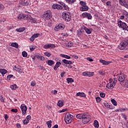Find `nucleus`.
<instances>
[{"mask_svg": "<svg viewBox=\"0 0 128 128\" xmlns=\"http://www.w3.org/2000/svg\"><path fill=\"white\" fill-rule=\"evenodd\" d=\"M114 86H116V82H111L107 84L106 88H108L109 90H112V88H114Z\"/></svg>", "mask_w": 128, "mask_h": 128, "instance_id": "6e6552de", "label": "nucleus"}, {"mask_svg": "<svg viewBox=\"0 0 128 128\" xmlns=\"http://www.w3.org/2000/svg\"><path fill=\"white\" fill-rule=\"evenodd\" d=\"M52 8L54 10H62V6L58 4H54L52 5Z\"/></svg>", "mask_w": 128, "mask_h": 128, "instance_id": "ddd939ff", "label": "nucleus"}, {"mask_svg": "<svg viewBox=\"0 0 128 128\" xmlns=\"http://www.w3.org/2000/svg\"><path fill=\"white\" fill-rule=\"evenodd\" d=\"M55 28L57 30H64V24H60L58 26H56Z\"/></svg>", "mask_w": 128, "mask_h": 128, "instance_id": "4468645a", "label": "nucleus"}, {"mask_svg": "<svg viewBox=\"0 0 128 128\" xmlns=\"http://www.w3.org/2000/svg\"><path fill=\"white\" fill-rule=\"evenodd\" d=\"M8 72V71L4 69H0V73L2 74V76H4Z\"/></svg>", "mask_w": 128, "mask_h": 128, "instance_id": "b1692460", "label": "nucleus"}, {"mask_svg": "<svg viewBox=\"0 0 128 128\" xmlns=\"http://www.w3.org/2000/svg\"><path fill=\"white\" fill-rule=\"evenodd\" d=\"M82 76H88V72H83Z\"/></svg>", "mask_w": 128, "mask_h": 128, "instance_id": "13d9d810", "label": "nucleus"}, {"mask_svg": "<svg viewBox=\"0 0 128 128\" xmlns=\"http://www.w3.org/2000/svg\"><path fill=\"white\" fill-rule=\"evenodd\" d=\"M24 70V69L22 68H18V70H17V72H22V71Z\"/></svg>", "mask_w": 128, "mask_h": 128, "instance_id": "6e6d98bb", "label": "nucleus"}, {"mask_svg": "<svg viewBox=\"0 0 128 128\" xmlns=\"http://www.w3.org/2000/svg\"><path fill=\"white\" fill-rule=\"evenodd\" d=\"M16 126L18 128H22V126H20V124L18 123L16 124Z\"/></svg>", "mask_w": 128, "mask_h": 128, "instance_id": "680f3d73", "label": "nucleus"}, {"mask_svg": "<svg viewBox=\"0 0 128 128\" xmlns=\"http://www.w3.org/2000/svg\"><path fill=\"white\" fill-rule=\"evenodd\" d=\"M10 88L12 90H16L18 87L16 86V84H14L13 85H11Z\"/></svg>", "mask_w": 128, "mask_h": 128, "instance_id": "72a5a7b5", "label": "nucleus"}, {"mask_svg": "<svg viewBox=\"0 0 128 128\" xmlns=\"http://www.w3.org/2000/svg\"><path fill=\"white\" fill-rule=\"evenodd\" d=\"M48 66H52V64H54V62L52 60H48Z\"/></svg>", "mask_w": 128, "mask_h": 128, "instance_id": "473e14b6", "label": "nucleus"}, {"mask_svg": "<svg viewBox=\"0 0 128 128\" xmlns=\"http://www.w3.org/2000/svg\"><path fill=\"white\" fill-rule=\"evenodd\" d=\"M124 84H125V86H126V88H128V80H126Z\"/></svg>", "mask_w": 128, "mask_h": 128, "instance_id": "052dcab7", "label": "nucleus"}, {"mask_svg": "<svg viewBox=\"0 0 128 128\" xmlns=\"http://www.w3.org/2000/svg\"><path fill=\"white\" fill-rule=\"evenodd\" d=\"M87 60H88V62H94V60L90 58H86Z\"/></svg>", "mask_w": 128, "mask_h": 128, "instance_id": "bf43d9fd", "label": "nucleus"}, {"mask_svg": "<svg viewBox=\"0 0 128 128\" xmlns=\"http://www.w3.org/2000/svg\"><path fill=\"white\" fill-rule=\"evenodd\" d=\"M16 32H24V30H26V28L22 27V28H17L16 29Z\"/></svg>", "mask_w": 128, "mask_h": 128, "instance_id": "5701e85b", "label": "nucleus"}, {"mask_svg": "<svg viewBox=\"0 0 128 128\" xmlns=\"http://www.w3.org/2000/svg\"><path fill=\"white\" fill-rule=\"evenodd\" d=\"M65 0L70 4H72L76 2V0Z\"/></svg>", "mask_w": 128, "mask_h": 128, "instance_id": "bb28decb", "label": "nucleus"}, {"mask_svg": "<svg viewBox=\"0 0 128 128\" xmlns=\"http://www.w3.org/2000/svg\"><path fill=\"white\" fill-rule=\"evenodd\" d=\"M46 124L48 126V128H52V120H49L46 122Z\"/></svg>", "mask_w": 128, "mask_h": 128, "instance_id": "c9c22d12", "label": "nucleus"}, {"mask_svg": "<svg viewBox=\"0 0 128 128\" xmlns=\"http://www.w3.org/2000/svg\"><path fill=\"white\" fill-rule=\"evenodd\" d=\"M60 56H62V58H67V60H70V56H68V55L61 54Z\"/></svg>", "mask_w": 128, "mask_h": 128, "instance_id": "7c9ffc66", "label": "nucleus"}, {"mask_svg": "<svg viewBox=\"0 0 128 128\" xmlns=\"http://www.w3.org/2000/svg\"><path fill=\"white\" fill-rule=\"evenodd\" d=\"M76 96H81L82 98H86V94L84 92H78L76 94Z\"/></svg>", "mask_w": 128, "mask_h": 128, "instance_id": "412c9836", "label": "nucleus"}, {"mask_svg": "<svg viewBox=\"0 0 128 128\" xmlns=\"http://www.w3.org/2000/svg\"><path fill=\"white\" fill-rule=\"evenodd\" d=\"M18 18L19 20H22V18L24 19V14H20L18 16Z\"/></svg>", "mask_w": 128, "mask_h": 128, "instance_id": "e433bc0d", "label": "nucleus"}, {"mask_svg": "<svg viewBox=\"0 0 128 128\" xmlns=\"http://www.w3.org/2000/svg\"><path fill=\"white\" fill-rule=\"evenodd\" d=\"M100 62H101V64H102L104 66H108V64H112V62L106 61L103 60H100Z\"/></svg>", "mask_w": 128, "mask_h": 128, "instance_id": "2eb2a0df", "label": "nucleus"}, {"mask_svg": "<svg viewBox=\"0 0 128 128\" xmlns=\"http://www.w3.org/2000/svg\"><path fill=\"white\" fill-rule=\"evenodd\" d=\"M60 64H62V63L60 62H56L55 66H54V70H58V68H60Z\"/></svg>", "mask_w": 128, "mask_h": 128, "instance_id": "a211bd4d", "label": "nucleus"}, {"mask_svg": "<svg viewBox=\"0 0 128 128\" xmlns=\"http://www.w3.org/2000/svg\"><path fill=\"white\" fill-rule=\"evenodd\" d=\"M80 12H87L88 10V6L86 5L85 6H82L80 8Z\"/></svg>", "mask_w": 128, "mask_h": 128, "instance_id": "dca6fc26", "label": "nucleus"}, {"mask_svg": "<svg viewBox=\"0 0 128 128\" xmlns=\"http://www.w3.org/2000/svg\"><path fill=\"white\" fill-rule=\"evenodd\" d=\"M30 118H32V117L28 115L26 118V120H27L29 121L30 120Z\"/></svg>", "mask_w": 128, "mask_h": 128, "instance_id": "4d7b16f0", "label": "nucleus"}, {"mask_svg": "<svg viewBox=\"0 0 128 128\" xmlns=\"http://www.w3.org/2000/svg\"><path fill=\"white\" fill-rule=\"evenodd\" d=\"M37 58H40V60H44V56H38Z\"/></svg>", "mask_w": 128, "mask_h": 128, "instance_id": "a19ab883", "label": "nucleus"}, {"mask_svg": "<svg viewBox=\"0 0 128 128\" xmlns=\"http://www.w3.org/2000/svg\"><path fill=\"white\" fill-rule=\"evenodd\" d=\"M11 112H18V109L12 108L11 110Z\"/></svg>", "mask_w": 128, "mask_h": 128, "instance_id": "3c124183", "label": "nucleus"}, {"mask_svg": "<svg viewBox=\"0 0 128 128\" xmlns=\"http://www.w3.org/2000/svg\"><path fill=\"white\" fill-rule=\"evenodd\" d=\"M111 102L112 104H114V106H118V102H116V101L114 99H112L111 100Z\"/></svg>", "mask_w": 128, "mask_h": 128, "instance_id": "f704fd0d", "label": "nucleus"}, {"mask_svg": "<svg viewBox=\"0 0 128 128\" xmlns=\"http://www.w3.org/2000/svg\"><path fill=\"white\" fill-rule=\"evenodd\" d=\"M126 48L128 50V40H124L122 41L118 46V48L121 50H124Z\"/></svg>", "mask_w": 128, "mask_h": 128, "instance_id": "20e7f679", "label": "nucleus"}, {"mask_svg": "<svg viewBox=\"0 0 128 128\" xmlns=\"http://www.w3.org/2000/svg\"><path fill=\"white\" fill-rule=\"evenodd\" d=\"M32 17L30 15L28 14L26 16H24V20H30Z\"/></svg>", "mask_w": 128, "mask_h": 128, "instance_id": "c85d7f7f", "label": "nucleus"}, {"mask_svg": "<svg viewBox=\"0 0 128 128\" xmlns=\"http://www.w3.org/2000/svg\"><path fill=\"white\" fill-rule=\"evenodd\" d=\"M30 50L31 52H34V50H36V46H30Z\"/></svg>", "mask_w": 128, "mask_h": 128, "instance_id": "37998d69", "label": "nucleus"}, {"mask_svg": "<svg viewBox=\"0 0 128 128\" xmlns=\"http://www.w3.org/2000/svg\"><path fill=\"white\" fill-rule=\"evenodd\" d=\"M94 72H87V76H88L89 78H90V76H94Z\"/></svg>", "mask_w": 128, "mask_h": 128, "instance_id": "c756f323", "label": "nucleus"}, {"mask_svg": "<svg viewBox=\"0 0 128 128\" xmlns=\"http://www.w3.org/2000/svg\"><path fill=\"white\" fill-rule=\"evenodd\" d=\"M66 74V72H62L61 73V78H64V76Z\"/></svg>", "mask_w": 128, "mask_h": 128, "instance_id": "338daca9", "label": "nucleus"}, {"mask_svg": "<svg viewBox=\"0 0 128 128\" xmlns=\"http://www.w3.org/2000/svg\"><path fill=\"white\" fill-rule=\"evenodd\" d=\"M96 100L97 102H100L102 100V99L100 98V97H97V98H96Z\"/></svg>", "mask_w": 128, "mask_h": 128, "instance_id": "09e8293b", "label": "nucleus"}, {"mask_svg": "<svg viewBox=\"0 0 128 128\" xmlns=\"http://www.w3.org/2000/svg\"><path fill=\"white\" fill-rule=\"evenodd\" d=\"M62 18L65 22H70L72 20V16L68 12H63L62 14Z\"/></svg>", "mask_w": 128, "mask_h": 128, "instance_id": "7ed1b4c3", "label": "nucleus"}, {"mask_svg": "<svg viewBox=\"0 0 128 128\" xmlns=\"http://www.w3.org/2000/svg\"><path fill=\"white\" fill-rule=\"evenodd\" d=\"M82 18H86L88 20H92V14L90 13L84 12L82 14Z\"/></svg>", "mask_w": 128, "mask_h": 128, "instance_id": "0eeeda50", "label": "nucleus"}, {"mask_svg": "<svg viewBox=\"0 0 128 128\" xmlns=\"http://www.w3.org/2000/svg\"><path fill=\"white\" fill-rule=\"evenodd\" d=\"M22 56L24 58H26L28 56V53L26 51L22 52Z\"/></svg>", "mask_w": 128, "mask_h": 128, "instance_id": "4c0bfd02", "label": "nucleus"}, {"mask_svg": "<svg viewBox=\"0 0 128 128\" xmlns=\"http://www.w3.org/2000/svg\"><path fill=\"white\" fill-rule=\"evenodd\" d=\"M118 26L120 28H122V30H128V26L126 25V24L124 22H122L120 20H118Z\"/></svg>", "mask_w": 128, "mask_h": 128, "instance_id": "39448f33", "label": "nucleus"}, {"mask_svg": "<svg viewBox=\"0 0 128 128\" xmlns=\"http://www.w3.org/2000/svg\"><path fill=\"white\" fill-rule=\"evenodd\" d=\"M119 3L120 4H121V6H124V8L128 9V4L126 0H119Z\"/></svg>", "mask_w": 128, "mask_h": 128, "instance_id": "9d476101", "label": "nucleus"}, {"mask_svg": "<svg viewBox=\"0 0 128 128\" xmlns=\"http://www.w3.org/2000/svg\"><path fill=\"white\" fill-rule=\"evenodd\" d=\"M58 106L60 108H62L64 106V101L59 100L58 102Z\"/></svg>", "mask_w": 128, "mask_h": 128, "instance_id": "cd10ccee", "label": "nucleus"}, {"mask_svg": "<svg viewBox=\"0 0 128 128\" xmlns=\"http://www.w3.org/2000/svg\"><path fill=\"white\" fill-rule=\"evenodd\" d=\"M36 38H34V36L32 35V36L30 37V42H34V39Z\"/></svg>", "mask_w": 128, "mask_h": 128, "instance_id": "5fc2aeb1", "label": "nucleus"}, {"mask_svg": "<svg viewBox=\"0 0 128 128\" xmlns=\"http://www.w3.org/2000/svg\"><path fill=\"white\" fill-rule=\"evenodd\" d=\"M62 62L65 64H72V62L70 60H68L66 59H64L62 60Z\"/></svg>", "mask_w": 128, "mask_h": 128, "instance_id": "6ab92c4d", "label": "nucleus"}, {"mask_svg": "<svg viewBox=\"0 0 128 128\" xmlns=\"http://www.w3.org/2000/svg\"><path fill=\"white\" fill-rule=\"evenodd\" d=\"M84 30L88 34H92V28H88L86 27H84Z\"/></svg>", "mask_w": 128, "mask_h": 128, "instance_id": "f3484780", "label": "nucleus"}, {"mask_svg": "<svg viewBox=\"0 0 128 128\" xmlns=\"http://www.w3.org/2000/svg\"><path fill=\"white\" fill-rule=\"evenodd\" d=\"M20 4H22V6H28V2L26 0L21 1Z\"/></svg>", "mask_w": 128, "mask_h": 128, "instance_id": "4be33fe9", "label": "nucleus"}, {"mask_svg": "<svg viewBox=\"0 0 128 128\" xmlns=\"http://www.w3.org/2000/svg\"><path fill=\"white\" fill-rule=\"evenodd\" d=\"M100 96L101 98H104V96H106V94L103 92L100 93Z\"/></svg>", "mask_w": 128, "mask_h": 128, "instance_id": "8fccbe9b", "label": "nucleus"}, {"mask_svg": "<svg viewBox=\"0 0 128 128\" xmlns=\"http://www.w3.org/2000/svg\"><path fill=\"white\" fill-rule=\"evenodd\" d=\"M20 108L22 112V114L24 115L26 114V110H28V107H26V106H23L22 105H21Z\"/></svg>", "mask_w": 128, "mask_h": 128, "instance_id": "9b49d317", "label": "nucleus"}, {"mask_svg": "<svg viewBox=\"0 0 128 128\" xmlns=\"http://www.w3.org/2000/svg\"><path fill=\"white\" fill-rule=\"evenodd\" d=\"M72 46H74V43L71 42H68L66 45L68 48H72Z\"/></svg>", "mask_w": 128, "mask_h": 128, "instance_id": "58836bf2", "label": "nucleus"}, {"mask_svg": "<svg viewBox=\"0 0 128 128\" xmlns=\"http://www.w3.org/2000/svg\"><path fill=\"white\" fill-rule=\"evenodd\" d=\"M99 74H100L101 76H104V72L102 70H100L98 71Z\"/></svg>", "mask_w": 128, "mask_h": 128, "instance_id": "49530a36", "label": "nucleus"}, {"mask_svg": "<svg viewBox=\"0 0 128 128\" xmlns=\"http://www.w3.org/2000/svg\"><path fill=\"white\" fill-rule=\"evenodd\" d=\"M56 48V45H54V44H48L44 46V48H45V50H48V48Z\"/></svg>", "mask_w": 128, "mask_h": 128, "instance_id": "f8f14e48", "label": "nucleus"}, {"mask_svg": "<svg viewBox=\"0 0 128 128\" xmlns=\"http://www.w3.org/2000/svg\"><path fill=\"white\" fill-rule=\"evenodd\" d=\"M28 122H30L28 120L25 119L24 121H23V124H28Z\"/></svg>", "mask_w": 128, "mask_h": 128, "instance_id": "de8ad7c7", "label": "nucleus"}, {"mask_svg": "<svg viewBox=\"0 0 128 128\" xmlns=\"http://www.w3.org/2000/svg\"><path fill=\"white\" fill-rule=\"evenodd\" d=\"M33 36H34V38H38V36H40V34H35L32 35Z\"/></svg>", "mask_w": 128, "mask_h": 128, "instance_id": "603ef678", "label": "nucleus"}, {"mask_svg": "<svg viewBox=\"0 0 128 128\" xmlns=\"http://www.w3.org/2000/svg\"><path fill=\"white\" fill-rule=\"evenodd\" d=\"M80 6H86V2H84V1H80Z\"/></svg>", "mask_w": 128, "mask_h": 128, "instance_id": "ea45409f", "label": "nucleus"}, {"mask_svg": "<svg viewBox=\"0 0 128 128\" xmlns=\"http://www.w3.org/2000/svg\"><path fill=\"white\" fill-rule=\"evenodd\" d=\"M30 22L32 24H36V20L34 18H31V20H30Z\"/></svg>", "mask_w": 128, "mask_h": 128, "instance_id": "79ce46f5", "label": "nucleus"}, {"mask_svg": "<svg viewBox=\"0 0 128 128\" xmlns=\"http://www.w3.org/2000/svg\"><path fill=\"white\" fill-rule=\"evenodd\" d=\"M67 109H62V110H60L59 112H66Z\"/></svg>", "mask_w": 128, "mask_h": 128, "instance_id": "e2e57ef3", "label": "nucleus"}, {"mask_svg": "<svg viewBox=\"0 0 128 128\" xmlns=\"http://www.w3.org/2000/svg\"><path fill=\"white\" fill-rule=\"evenodd\" d=\"M42 18L44 20H48L52 18V12L50 10H48L44 12V14L42 16Z\"/></svg>", "mask_w": 128, "mask_h": 128, "instance_id": "f257e3e1", "label": "nucleus"}, {"mask_svg": "<svg viewBox=\"0 0 128 128\" xmlns=\"http://www.w3.org/2000/svg\"><path fill=\"white\" fill-rule=\"evenodd\" d=\"M44 54H45V56H48V58H50V56H52V54H50V53L48 52H45Z\"/></svg>", "mask_w": 128, "mask_h": 128, "instance_id": "c03bdc74", "label": "nucleus"}, {"mask_svg": "<svg viewBox=\"0 0 128 128\" xmlns=\"http://www.w3.org/2000/svg\"><path fill=\"white\" fill-rule=\"evenodd\" d=\"M118 80L122 82H124V80H126V76L124 74H119L118 77Z\"/></svg>", "mask_w": 128, "mask_h": 128, "instance_id": "1a4fd4ad", "label": "nucleus"}, {"mask_svg": "<svg viewBox=\"0 0 128 128\" xmlns=\"http://www.w3.org/2000/svg\"><path fill=\"white\" fill-rule=\"evenodd\" d=\"M72 118H74V116L70 114L68 112L65 114L64 120L66 124H72Z\"/></svg>", "mask_w": 128, "mask_h": 128, "instance_id": "f03ea898", "label": "nucleus"}, {"mask_svg": "<svg viewBox=\"0 0 128 128\" xmlns=\"http://www.w3.org/2000/svg\"><path fill=\"white\" fill-rule=\"evenodd\" d=\"M12 76H14V75L9 74L7 76V78H12Z\"/></svg>", "mask_w": 128, "mask_h": 128, "instance_id": "69168bd1", "label": "nucleus"}, {"mask_svg": "<svg viewBox=\"0 0 128 128\" xmlns=\"http://www.w3.org/2000/svg\"><path fill=\"white\" fill-rule=\"evenodd\" d=\"M90 120V118L86 114H85V115H84V117L82 118V122H83L84 124H88Z\"/></svg>", "mask_w": 128, "mask_h": 128, "instance_id": "423d86ee", "label": "nucleus"}, {"mask_svg": "<svg viewBox=\"0 0 128 128\" xmlns=\"http://www.w3.org/2000/svg\"><path fill=\"white\" fill-rule=\"evenodd\" d=\"M36 84V81H32L30 84V86H34Z\"/></svg>", "mask_w": 128, "mask_h": 128, "instance_id": "a18cd8bd", "label": "nucleus"}, {"mask_svg": "<svg viewBox=\"0 0 128 128\" xmlns=\"http://www.w3.org/2000/svg\"><path fill=\"white\" fill-rule=\"evenodd\" d=\"M84 27L80 29V32H84Z\"/></svg>", "mask_w": 128, "mask_h": 128, "instance_id": "0e129e2a", "label": "nucleus"}, {"mask_svg": "<svg viewBox=\"0 0 128 128\" xmlns=\"http://www.w3.org/2000/svg\"><path fill=\"white\" fill-rule=\"evenodd\" d=\"M66 80L68 84L74 82V79H72V78H67Z\"/></svg>", "mask_w": 128, "mask_h": 128, "instance_id": "2f4dec72", "label": "nucleus"}, {"mask_svg": "<svg viewBox=\"0 0 128 128\" xmlns=\"http://www.w3.org/2000/svg\"><path fill=\"white\" fill-rule=\"evenodd\" d=\"M11 46L15 48H18V44L16 42H13L11 44Z\"/></svg>", "mask_w": 128, "mask_h": 128, "instance_id": "a878e982", "label": "nucleus"}, {"mask_svg": "<svg viewBox=\"0 0 128 128\" xmlns=\"http://www.w3.org/2000/svg\"><path fill=\"white\" fill-rule=\"evenodd\" d=\"M126 20H127V22H128V14H126Z\"/></svg>", "mask_w": 128, "mask_h": 128, "instance_id": "774afa93", "label": "nucleus"}, {"mask_svg": "<svg viewBox=\"0 0 128 128\" xmlns=\"http://www.w3.org/2000/svg\"><path fill=\"white\" fill-rule=\"evenodd\" d=\"M63 7L66 10H68V6L66 5V4H64V5H63Z\"/></svg>", "mask_w": 128, "mask_h": 128, "instance_id": "864d4df0", "label": "nucleus"}, {"mask_svg": "<svg viewBox=\"0 0 128 128\" xmlns=\"http://www.w3.org/2000/svg\"><path fill=\"white\" fill-rule=\"evenodd\" d=\"M86 115V114H78L76 116V118H79L80 120H82L84 116Z\"/></svg>", "mask_w": 128, "mask_h": 128, "instance_id": "aec40b11", "label": "nucleus"}, {"mask_svg": "<svg viewBox=\"0 0 128 128\" xmlns=\"http://www.w3.org/2000/svg\"><path fill=\"white\" fill-rule=\"evenodd\" d=\"M94 128H98L100 125L98 124V120H95L94 121Z\"/></svg>", "mask_w": 128, "mask_h": 128, "instance_id": "393cba45", "label": "nucleus"}]
</instances>
